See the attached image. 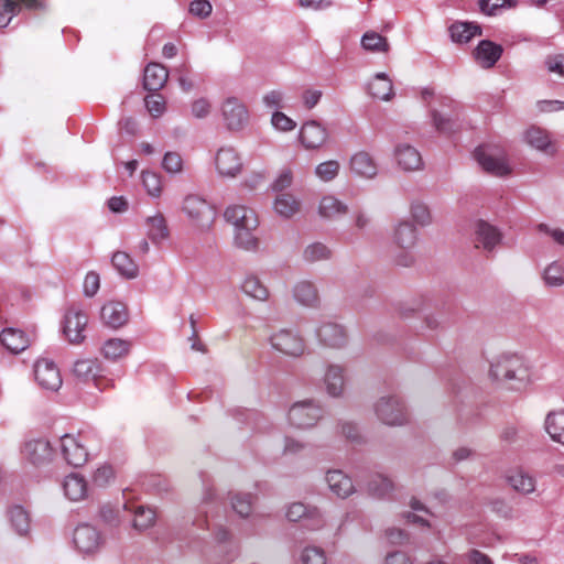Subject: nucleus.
I'll return each instance as SVG.
<instances>
[{
    "label": "nucleus",
    "instance_id": "f257e3e1",
    "mask_svg": "<svg viewBox=\"0 0 564 564\" xmlns=\"http://www.w3.org/2000/svg\"><path fill=\"white\" fill-rule=\"evenodd\" d=\"M490 376L512 390L524 389L531 382L529 365L517 354H503L496 358L490 366Z\"/></svg>",
    "mask_w": 564,
    "mask_h": 564
},
{
    "label": "nucleus",
    "instance_id": "f03ea898",
    "mask_svg": "<svg viewBox=\"0 0 564 564\" xmlns=\"http://www.w3.org/2000/svg\"><path fill=\"white\" fill-rule=\"evenodd\" d=\"M377 417L387 425L398 426L408 422L404 403L395 395L381 397L373 405Z\"/></svg>",
    "mask_w": 564,
    "mask_h": 564
},
{
    "label": "nucleus",
    "instance_id": "7ed1b4c3",
    "mask_svg": "<svg viewBox=\"0 0 564 564\" xmlns=\"http://www.w3.org/2000/svg\"><path fill=\"white\" fill-rule=\"evenodd\" d=\"M183 210L193 225L200 229H209L216 217L213 206L206 199L194 194L185 197Z\"/></svg>",
    "mask_w": 564,
    "mask_h": 564
},
{
    "label": "nucleus",
    "instance_id": "20e7f679",
    "mask_svg": "<svg viewBox=\"0 0 564 564\" xmlns=\"http://www.w3.org/2000/svg\"><path fill=\"white\" fill-rule=\"evenodd\" d=\"M322 416V408L312 400L295 402L288 413L290 424L296 429L313 427Z\"/></svg>",
    "mask_w": 564,
    "mask_h": 564
},
{
    "label": "nucleus",
    "instance_id": "39448f33",
    "mask_svg": "<svg viewBox=\"0 0 564 564\" xmlns=\"http://www.w3.org/2000/svg\"><path fill=\"white\" fill-rule=\"evenodd\" d=\"M416 239V229L410 221H400L397 225L392 240L398 248L405 251L395 259L398 265L409 267L413 264L414 257L409 251L415 246Z\"/></svg>",
    "mask_w": 564,
    "mask_h": 564
},
{
    "label": "nucleus",
    "instance_id": "423d86ee",
    "mask_svg": "<svg viewBox=\"0 0 564 564\" xmlns=\"http://www.w3.org/2000/svg\"><path fill=\"white\" fill-rule=\"evenodd\" d=\"M73 542L75 547L85 555L99 552L105 544L100 531L91 524H79L74 530Z\"/></svg>",
    "mask_w": 564,
    "mask_h": 564
},
{
    "label": "nucleus",
    "instance_id": "0eeeda50",
    "mask_svg": "<svg viewBox=\"0 0 564 564\" xmlns=\"http://www.w3.org/2000/svg\"><path fill=\"white\" fill-rule=\"evenodd\" d=\"M83 433L77 435L65 434L61 437V451L66 463L74 467H80L88 460V451L84 442Z\"/></svg>",
    "mask_w": 564,
    "mask_h": 564
},
{
    "label": "nucleus",
    "instance_id": "6e6552de",
    "mask_svg": "<svg viewBox=\"0 0 564 564\" xmlns=\"http://www.w3.org/2000/svg\"><path fill=\"white\" fill-rule=\"evenodd\" d=\"M271 347L289 357H300L305 350L304 339L290 329H280L270 336Z\"/></svg>",
    "mask_w": 564,
    "mask_h": 564
},
{
    "label": "nucleus",
    "instance_id": "1a4fd4ad",
    "mask_svg": "<svg viewBox=\"0 0 564 564\" xmlns=\"http://www.w3.org/2000/svg\"><path fill=\"white\" fill-rule=\"evenodd\" d=\"M221 116L227 129L239 131L249 121V111L246 105L236 97H228L221 105Z\"/></svg>",
    "mask_w": 564,
    "mask_h": 564
},
{
    "label": "nucleus",
    "instance_id": "9d476101",
    "mask_svg": "<svg viewBox=\"0 0 564 564\" xmlns=\"http://www.w3.org/2000/svg\"><path fill=\"white\" fill-rule=\"evenodd\" d=\"M22 457L35 468L46 467L53 459L54 449L46 440H32L24 444Z\"/></svg>",
    "mask_w": 564,
    "mask_h": 564
},
{
    "label": "nucleus",
    "instance_id": "9b49d317",
    "mask_svg": "<svg viewBox=\"0 0 564 564\" xmlns=\"http://www.w3.org/2000/svg\"><path fill=\"white\" fill-rule=\"evenodd\" d=\"M286 518L290 521H301L303 527L308 530H317L324 525V519L315 507H308L302 502H294L289 506Z\"/></svg>",
    "mask_w": 564,
    "mask_h": 564
},
{
    "label": "nucleus",
    "instance_id": "f8f14e48",
    "mask_svg": "<svg viewBox=\"0 0 564 564\" xmlns=\"http://www.w3.org/2000/svg\"><path fill=\"white\" fill-rule=\"evenodd\" d=\"M88 323L87 315L77 307H70L65 314L63 332L69 343L79 344L84 340L85 327Z\"/></svg>",
    "mask_w": 564,
    "mask_h": 564
},
{
    "label": "nucleus",
    "instance_id": "ddd939ff",
    "mask_svg": "<svg viewBox=\"0 0 564 564\" xmlns=\"http://www.w3.org/2000/svg\"><path fill=\"white\" fill-rule=\"evenodd\" d=\"M34 377L39 386L45 390L57 391L62 386V377L54 361L40 359L34 366Z\"/></svg>",
    "mask_w": 564,
    "mask_h": 564
},
{
    "label": "nucleus",
    "instance_id": "4468645a",
    "mask_svg": "<svg viewBox=\"0 0 564 564\" xmlns=\"http://www.w3.org/2000/svg\"><path fill=\"white\" fill-rule=\"evenodd\" d=\"M299 138L305 149L315 150L326 143L328 132L318 121L311 120L302 124Z\"/></svg>",
    "mask_w": 564,
    "mask_h": 564
},
{
    "label": "nucleus",
    "instance_id": "2eb2a0df",
    "mask_svg": "<svg viewBox=\"0 0 564 564\" xmlns=\"http://www.w3.org/2000/svg\"><path fill=\"white\" fill-rule=\"evenodd\" d=\"M216 169L219 175L235 177L242 169V162L234 148H220L215 158Z\"/></svg>",
    "mask_w": 564,
    "mask_h": 564
},
{
    "label": "nucleus",
    "instance_id": "dca6fc26",
    "mask_svg": "<svg viewBox=\"0 0 564 564\" xmlns=\"http://www.w3.org/2000/svg\"><path fill=\"white\" fill-rule=\"evenodd\" d=\"M224 217L235 229L247 226L248 229H257L259 221L256 213L243 206L232 205L226 208Z\"/></svg>",
    "mask_w": 564,
    "mask_h": 564
},
{
    "label": "nucleus",
    "instance_id": "f3484780",
    "mask_svg": "<svg viewBox=\"0 0 564 564\" xmlns=\"http://www.w3.org/2000/svg\"><path fill=\"white\" fill-rule=\"evenodd\" d=\"M503 48L490 40H481L473 51V56L482 68H491L500 59Z\"/></svg>",
    "mask_w": 564,
    "mask_h": 564
},
{
    "label": "nucleus",
    "instance_id": "a211bd4d",
    "mask_svg": "<svg viewBox=\"0 0 564 564\" xmlns=\"http://www.w3.org/2000/svg\"><path fill=\"white\" fill-rule=\"evenodd\" d=\"M99 371L100 367L96 359L77 360L73 368V372L77 378L82 379L83 381L93 380L99 390L105 388L104 383L107 386H112V381L98 377Z\"/></svg>",
    "mask_w": 564,
    "mask_h": 564
},
{
    "label": "nucleus",
    "instance_id": "6ab92c4d",
    "mask_svg": "<svg viewBox=\"0 0 564 564\" xmlns=\"http://www.w3.org/2000/svg\"><path fill=\"white\" fill-rule=\"evenodd\" d=\"M475 158L479 165L488 173L495 176H505L510 173V167L503 158H497L490 154L485 147H478L475 151Z\"/></svg>",
    "mask_w": 564,
    "mask_h": 564
},
{
    "label": "nucleus",
    "instance_id": "aec40b11",
    "mask_svg": "<svg viewBox=\"0 0 564 564\" xmlns=\"http://www.w3.org/2000/svg\"><path fill=\"white\" fill-rule=\"evenodd\" d=\"M501 240L500 231L485 220H478L475 224V241L476 247H482L487 251H491Z\"/></svg>",
    "mask_w": 564,
    "mask_h": 564
},
{
    "label": "nucleus",
    "instance_id": "412c9836",
    "mask_svg": "<svg viewBox=\"0 0 564 564\" xmlns=\"http://www.w3.org/2000/svg\"><path fill=\"white\" fill-rule=\"evenodd\" d=\"M169 78L167 69L160 63H149L144 68L143 87L149 91H158L164 87Z\"/></svg>",
    "mask_w": 564,
    "mask_h": 564
},
{
    "label": "nucleus",
    "instance_id": "4be33fe9",
    "mask_svg": "<svg viewBox=\"0 0 564 564\" xmlns=\"http://www.w3.org/2000/svg\"><path fill=\"white\" fill-rule=\"evenodd\" d=\"M100 317L107 326L119 328L128 322V311L121 302H109L101 307Z\"/></svg>",
    "mask_w": 564,
    "mask_h": 564
},
{
    "label": "nucleus",
    "instance_id": "5701e85b",
    "mask_svg": "<svg viewBox=\"0 0 564 564\" xmlns=\"http://www.w3.org/2000/svg\"><path fill=\"white\" fill-rule=\"evenodd\" d=\"M394 156L398 164L405 171L419 170L423 164L420 152L406 143H400L395 147Z\"/></svg>",
    "mask_w": 564,
    "mask_h": 564
},
{
    "label": "nucleus",
    "instance_id": "b1692460",
    "mask_svg": "<svg viewBox=\"0 0 564 564\" xmlns=\"http://www.w3.org/2000/svg\"><path fill=\"white\" fill-rule=\"evenodd\" d=\"M316 335L325 346L341 347L346 343L345 329L336 323H323L317 328Z\"/></svg>",
    "mask_w": 564,
    "mask_h": 564
},
{
    "label": "nucleus",
    "instance_id": "393cba45",
    "mask_svg": "<svg viewBox=\"0 0 564 564\" xmlns=\"http://www.w3.org/2000/svg\"><path fill=\"white\" fill-rule=\"evenodd\" d=\"M351 171L366 178H373L378 174V166L373 158L366 151L355 153L350 159Z\"/></svg>",
    "mask_w": 564,
    "mask_h": 564
},
{
    "label": "nucleus",
    "instance_id": "a878e982",
    "mask_svg": "<svg viewBox=\"0 0 564 564\" xmlns=\"http://www.w3.org/2000/svg\"><path fill=\"white\" fill-rule=\"evenodd\" d=\"M326 482L330 491L339 498H346L354 492L351 479L341 470H328Z\"/></svg>",
    "mask_w": 564,
    "mask_h": 564
},
{
    "label": "nucleus",
    "instance_id": "bb28decb",
    "mask_svg": "<svg viewBox=\"0 0 564 564\" xmlns=\"http://www.w3.org/2000/svg\"><path fill=\"white\" fill-rule=\"evenodd\" d=\"M451 39L455 43H468L475 36L482 34L481 26L476 22L456 21L449 29Z\"/></svg>",
    "mask_w": 564,
    "mask_h": 564
},
{
    "label": "nucleus",
    "instance_id": "cd10ccee",
    "mask_svg": "<svg viewBox=\"0 0 564 564\" xmlns=\"http://www.w3.org/2000/svg\"><path fill=\"white\" fill-rule=\"evenodd\" d=\"M345 370L341 366L330 365L324 376V383L330 397H340L345 389Z\"/></svg>",
    "mask_w": 564,
    "mask_h": 564
},
{
    "label": "nucleus",
    "instance_id": "c85d7f7f",
    "mask_svg": "<svg viewBox=\"0 0 564 564\" xmlns=\"http://www.w3.org/2000/svg\"><path fill=\"white\" fill-rule=\"evenodd\" d=\"M1 344L12 354H19L28 348L30 340L28 336L15 328H6L0 334Z\"/></svg>",
    "mask_w": 564,
    "mask_h": 564
},
{
    "label": "nucleus",
    "instance_id": "c756f323",
    "mask_svg": "<svg viewBox=\"0 0 564 564\" xmlns=\"http://www.w3.org/2000/svg\"><path fill=\"white\" fill-rule=\"evenodd\" d=\"M63 489L69 500L79 501L87 495V482L83 476L73 473L65 477Z\"/></svg>",
    "mask_w": 564,
    "mask_h": 564
},
{
    "label": "nucleus",
    "instance_id": "7c9ffc66",
    "mask_svg": "<svg viewBox=\"0 0 564 564\" xmlns=\"http://www.w3.org/2000/svg\"><path fill=\"white\" fill-rule=\"evenodd\" d=\"M147 236L153 243H160L169 237V228L164 216L156 213L145 219Z\"/></svg>",
    "mask_w": 564,
    "mask_h": 564
},
{
    "label": "nucleus",
    "instance_id": "2f4dec72",
    "mask_svg": "<svg viewBox=\"0 0 564 564\" xmlns=\"http://www.w3.org/2000/svg\"><path fill=\"white\" fill-rule=\"evenodd\" d=\"M369 94L380 100H389L393 96V85L384 73H378L368 85Z\"/></svg>",
    "mask_w": 564,
    "mask_h": 564
},
{
    "label": "nucleus",
    "instance_id": "473e14b6",
    "mask_svg": "<svg viewBox=\"0 0 564 564\" xmlns=\"http://www.w3.org/2000/svg\"><path fill=\"white\" fill-rule=\"evenodd\" d=\"M509 485L522 495H530L534 492L536 481L535 478L529 473L517 469L508 476Z\"/></svg>",
    "mask_w": 564,
    "mask_h": 564
},
{
    "label": "nucleus",
    "instance_id": "72a5a7b5",
    "mask_svg": "<svg viewBox=\"0 0 564 564\" xmlns=\"http://www.w3.org/2000/svg\"><path fill=\"white\" fill-rule=\"evenodd\" d=\"M300 202L289 193L278 194L273 204L275 213L283 218H291L300 212Z\"/></svg>",
    "mask_w": 564,
    "mask_h": 564
},
{
    "label": "nucleus",
    "instance_id": "f704fd0d",
    "mask_svg": "<svg viewBox=\"0 0 564 564\" xmlns=\"http://www.w3.org/2000/svg\"><path fill=\"white\" fill-rule=\"evenodd\" d=\"M112 265L120 275L126 279H134L139 273V268L131 257L122 251L113 253L111 259Z\"/></svg>",
    "mask_w": 564,
    "mask_h": 564
},
{
    "label": "nucleus",
    "instance_id": "c9c22d12",
    "mask_svg": "<svg viewBox=\"0 0 564 564\" xmlns=\"http://www.w3.org/2000/svg\"><path fill=\"white\" fill-rule=\"evenodd\" d=\"M545 430L554 442L564 445V411L550 412L545 419Z\"/></svg>",
    "mask_w": 564,
    "mask_h": 564
},
{
    "label": "nucleus",
    "instance_id": "e433bc0d",
    "mask_svg": "<svg viewBox=\"0 0 564 564\" xmlns=\"http://www.w3.org/2000/svg\"><path fill=\"white\" fill-rule=\"evenodd\" d=\"M348 212L347 205L332 195L324 196L318 206V213L323 218H337Z\"/></svg>",
    "mask_w": 564,
    "mask_h": 564
},
{
    "label": "nucleus",
    "instance_id": "4c0bfd02",
    "mask_svg": "<svg viewBox=\"0 0 564 564\" xmlns=\"http://www.w3.org/2000/svg\"><path fill=\"white\" fill-rule=\"evenodd\" d=\"M131 343L121 338H110L101 347V354L105 358L117 360L129 354Z\"/></svg>",
    "mask_w": 564,
    "mask_h": 564
},
{
    "label": "nucleus",
    "instance_id": "58836bf2",
    "mask_svg": "<svg viewBox=\"0 0 564 564\" xmlns=\"http://www.w3.org/2000/svg\"><path fill=\"white\" fill-rule=\"evenodd\" d=\"M241 291L258 301H267L269 291L267 286L256 275H247L241 283Z\"/></svg>",
    "mask_w": 564,
    "mask_h": 564
},
{
    "label": "nucleus",
    "instance_id": "ea45409f",
    "mask_svg": "<svg viewBox=\"0 0 564 564\" xmlns=\"http://www.w3.org/2000/svg\"><path fill=\"white\" fill-rule=\"evenodd\" d=\"M294 299L305 306H315L318 303V294L315 286L307 281L299 282L293 290Z\"/></svg>",
    "mask_w": 564,
    "mask_h": 564
},
{
    "label": "nucleus",
    "instance_id": "a19ab883",
    "mask_svg": "<svg viewBox=\"0 0 564 564\" xmlns=\"http://www.w3.org/2000/svg\"><path fill=\"white\" fill-rule=\"evenodd\" d=\"M367 488L368 492L371 496L377 498H384L392 492L394 485L392 480H390L386 476L377 474L372 476L371 479L368 481Z\"/></svg>",
    "mask_w": 564,
    "mask_h": 564
},
{
    "label": "nucleus",
    "instance_id": "79ce46f5",
    "mask_svg": "<svg viewBox=\"0 0 564 564\" xmlns=\"http://www.w3.org/2000/svg\"><path fill=\"white\" fill-rule=\"evenodd\" d=\"M524 138L536 150L547 152L549 149H552L549 133L541 128L531 127L525 131Z\"/></svg>",
    "mask_w": 564,
    "mask_h": 564
},
{
    "label": "nucleus",
    "instance_id": "37998d69",
    "mask_svg": "<svg viewBox=\"0 0 564 564\" xmlns=\"http://www.w3.org/2000/svg\"><path fill=\"white\" fill-rule=\"evenodd\" d=\"M256 229H248L247 226L235 229V246L246 251H256L259 247V240L254 236Z\"/></svg>",
    "mask_w": 564,
    "mask_h": 564
},
{
    "label": "nucleus",
    "instance_id": "c03bdc74",
    "mask_svg": "<svg viewBox=\"0 0 564 564\" xmlns=\"http://www.w3.org/2000/svg\"><path fill=\"white\" fill-rule=\"evenodd\" d=\"M361 45L366 51L372 53H386L390 48L387 39L373 31L366 32L362 35Z\"/></svg>",
    "mask_w": 564,
    "mask_h": 564
},
{
    "label": "nucleus",
    "instance_id": "a18cd8bd",
    "mask_svg": "<svg viewBox=\"0 0 564 564\" xmlns=\"http://www.w3.org/2000/svg\"><path fill=\"white\" fill-rule=\"evenodd\" d=\"M12 527L20 535H25L30 529L29 513L21 507L14 506L9 510Z\"/></svg>",
    "mask_w": 564,
    "mask_h": 564
},
{
    "label": "nucleus",
    "instance_id": "49530a36",
    "mask_svg": "<svg viewBox=\"0 0 564 564\" xmlns=\"http://www.w3.org/2000/svg\"><path fill=\"white\" fill-rule=\"evenodd\" d=\"M156 520V513L153 509L139 506L134 511L132 525L135 530L143 531L151 528Z\"/></svg>",
    "mask_w": 564,
    "mask_h": 564
},
{
    "label": "nucleus",
    "instance_id": "de8ad7c7",
    "mask_svg": "<svg viewBox=\"0 0 564 564\" xmlns=\"http://www.w3.org/2000/svg\"><path fill=\"white\" fill-rule=\"evenodd\" d=\"M303 257L308 262L328 260L332 257V250L322 242H314L304 249Z\"/></svg>",
    "mask_w": 564,
    "mask_h": 564
},
{
    "label": "nucleus",
    "instance_id": "09e8293b",
    "mask_svg": "<svg viewBox=\"0 0 564 564\" xmlns=\"http://www.w3.org/2000/svg\"><path fill=\"white\" fill-rule=\"evenodd\" d=\"M518 0H479V10L486 15H496L501 9L514 8Z\"/></svg>",
    "mask_w": 564,
    "mask_h": 564
},
{
    "label": "nucleus",
    "instance_id": "8fccbe9b",
    "mask_svg": "<svg viewBox=\"0 0 564 564\" xmlns=\"http://www.w3.org/2000/svg\"><path fill=\"white\" fill-rule=\"evenodd\" d=\"M544 282L549 286H561L564 284V265L557 261L552 262L544 270Z\"/></svg>",
    "mask_w": 564,
    "mask_h": 564
},
{
    "label": "nucleus",
    "instance_id": "3c124183",
    "mask_svg": "<svg viewBox=\"0 0 564 564\" xmlns=\"http://www.w3.org/2000/svg\"><path fill=\"white\" fill-rule=\"evenodd\" d=\"M231 506L240 517L246 518L252 510V496L250 494H235L231 496Z\"/></svg>",
    "mask_w": 564,
    "mask_h": 564
},
{
    "label": "nucleus",
    "instance_id": "603ef678",
    "mask_svg": "<svg viewBox=\"0 0 564 564\" xmlns=\"http://www.w3.org/2000/svg\"><path fill=\"white\" fill-rule=\"evenodd\" d=\"M142 183L149 195L159 197L162 192L161 176L154 172L144 171L142 173Z\"/></svg>",
    "mask_w": 564,
    "mask_h": 564
},
{
    "label": "nucleus",
    "instance_id": "864d4df0",
    "mask_svg": "<svg viewBox=\"0 0 564 564\" xmlns=\"http://www.w3.org/2000/svg\"><path fill=\"white\" fill-rule=\"evenodd\" d=\"M432 119L435 129L444 134H451L458 130L459 126L456 120L443 117L438 111L432 110Z\"/></svg>",
    "mask_w": 564,
    "mask_h": 564
},
{
    "label": "nucleus",
    "instance_id": "5fc2aeb1",
    "mask_svg": "<svg viewBox=\"0 0 564 564\" xmlns=\"http://www.w3.org/2000/svg\"><path fill=\"white\" fill-rule=\"evenodd\" d=\"M338 172H339V163L335 160H329V161L323 162V163L318 164L315 169L316 175L325 182H328V181H332L333 178H335L337 176Z\"/></svg>",
    "mask_w": 564,
    "mask_h": 564
},
{
    "label": "nucleus",
    "instance_id": "6e6d98bb",
    "mask_svg": "<svg viewBox=\"0 0 564 564\" xmlns=\"http://www.w3.org/2000/svg\"><path fill=\"white\" fill-rule=\"evenodd\" d=\"M301 561L303 564H326V555L323 549L308 546L303 550Z\"/></svg>",
    "mask_w": 564,
    "mask_h": 564
},
{
    "label": "nucleus",
    "instance_id": "4d7b16f0",
    "mask_svg": "<svg viewBox=\"0 0 564 564\" xmlns=\"http://www.w3.org/2000/svg\"><path fill=\"white\" fill-rule=\"evenodd\" d=\"M162 167L170 174L181 173L183 159L177 152H166L162 161Z\"/></svg>",
    "mask_w": 564,
    "mask_h": 564
},
{
    "label": "nucleus",
    "instance_id": "13d9d810",
    "mask_svg": "<svg viewBox=\"0 0 564 564\" xmlns=\"http://www.w3.org/2000/svg\"><path fill=\"white\" fill-rule=\"evenodd\" d=\"M272 126L280 131H292L296 127V122L281 111H274L271 117Z\"/></svg>",
    "mask_w": 564,
    "mask_h": 564
},
{
    "label": "nucleus",
    "instance_id": "bf43d9fd",
    "mask_svg": "<svg viewBox=\"0 0 564 564\" xmlns=\"http://www.w3.org/2000/svg\"><path fill=\"white\" fill-rule=\"evenodd\" d=\"M145 107L152 117L158 118L165 111V100L162 95H151L145 98Z\"/></svg>",
    "mask_w": 564,
    "mask_h": 564
},
{
    "label": "nucleus",
    "instance_id": "052dcab7",
    "mask_svg": "<svg viewBox=\"0 0 564 564\" xmlns=\"http://www.w3.org/2000/svg\"><path fill=\"white\" fill-rule=\"evenodd\" d=\"M411 214L414 220L421 226L429 225L432 220L429 207L420 202L412 204Z\"/></svg>",
    "mask_w": 564,
    "mask_h": 564
},
{
    "label": "nucleus",
    "instance_id": "680f3d73",
    "mask_svg": "<svg viewBox=\"0 0 564 564\" xmlns=\"http://www.w3.org/2000/svg\"><path fill=\"white\" fill-rule=\"evenodd\" d=\"M17 13L14 1L0 0V28H6Z\"/></svg>",
    "mask_w": 564,
    "mask_h": 564
},
{
    "label": "nucleus",
    "instance_id": "e2e57ef3",
    "mask_svg": "<svg viewBox=\"0 0 564 564\" xmlns=\"http://www.w3.org/2000/svg\"><path fill=\"white\" fill-rule=\"evenodd\" d=\"M100 288V278L99 274L90 271L86 274L84 280V293L86 296H94Z\"/></svg>",
    "mask_w": 564,
    "mask_h": 564
},
{
    "label": "nucleus",
    "instance_id": "0e129e2a",
    "mask_svg": "<svg viewBox=\"0 0 564 564\" xmlns=\"http://www.w3.org/2000/svg\"><path fill=\"white\" fill-rule=\"evenodd\" d=\"M263 104L270 109H279L284 107V95L281 90H271L263 98Z\"/></svg>",
    "mask_w": 564,
    "mask_h": 564
},
{
    "label": "nucleus",
    "instance_id": "69168bd1",
    "mask_svg": "<svg viewBox=\"0 0 564 564\" xmlns=\"http://www.w3.org/2000/svg\"><path fill=\"white\" fill-rule=\"evenodd\" d=\"M213 7L207 0H194L189 4V12L198 18H206L212 13Z\"/></svg>",
    "mask_w": 564,
    "mask_h": 564
},
{
    "label": "nucleus",
    "instance_id": "338daca9",
    "mask_svg": "<svg viewBox=\"0 0 564 564\" xmlns=\"http://www.w3.org/2000/svg\"><path fill=\"white\" fill-rule=\"evenodd\" d=\"M113 477V470L110 466H101L99 467L93 476V481L96 486L102 487L109 482V480Z\"/></svg>",
    "mask_w": 564,
    "mask_h": 564
},
{
    "label": "nucleus",
    "instance_id": "774afa93",
    "mask_svg": "<svg viewBox=\"0 0 564 564\" xmlns=\"http://www.w3.org/2000/svg\"><path fill=\"white\" fill-rule=\"evenodd\" d=\"M545 65L551 73H556L564 77V55L558 54L549 56L545 61Z\"/></svg>",
    "mask_w": 564,
    "mask_h": 564
}]
</instances>
